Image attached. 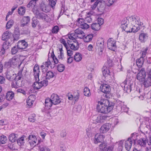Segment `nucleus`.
<instances>
[{
    "label": "nucleus",
    "instance_id": "obj_1",
    "mask_svg": "<svg viewBox=\"0 0 151 151\" xmlns=\"http://www.w3.org/2000/svg\"><path fill=\"white\" fill-rule=\"evenodd\" d=\"M121 23L122 28L127 32H136L141 27H144L143 24L140 22L139 17L135 15L131 16L128 19H124Z\"/></svg>",
    "mask_w": 151,
    "mask_h": 151
},
{
    "label": "nucleus",
    "instance_id": "obj_2",
    "mask_svg": "<svg viewBox=\"0 0 151 151\" xmlns=\"http://www.w3.org/2000/svg\"><path fill=\"white\" fill-rule=\"evenodd\" d=\"M96 109L99 112L107 114L112 110L113 106L110 105L109 101L107 99H101L98 102Z\"/></svg>",
    "mask_w": 151,
    "mask_h": 151
},
{
    "label": "nucleus",
    "instance_id": "obj_3",
    "mask_svg": "<svg viewBox=\"0 0 151 151\" xmlns=\"http://www.w3.org/2000/svg\"><path fill=\"white\" fill-rule=\"evenodd\" d=\"M51 56L52 57V60L53 61V62L52 61L51 62L48 59L47 61L43 63L42 65L40 66L41 69L43 73H45L47 72L48 68L49 67L51 69L54 68L55 67V65L58 64V60L55 56L52 50Z\"/></svg>",
    "mask_w": 151,
    "mask_h": 151
},
{
    "label": "nucleus",
    "instance_id": "obj_4",
    "mask_svg": "<svg viewBox=\"0 0 151 151\" xmlns=\"http://www.w3.org/2000/svg\"><path fill=\"white\" fill-rule=\"evenodd\" d=\"M75 34L73 32L68 35L67 36L70 40H67V43L70 47H76L75 45L73 44L75 43L77 45L78 44V42L76 40L77 37Z\"/></svg>",
    "mask_w": 151,
    "mask_h": 151
},
{
    "label": "nucleus",
    "instance_id": "obj_5",
    "mask_svg": "<svg viewBox=\"0 0 151 151\" xmlns=\"http://www.w3.org/2000/svg\"><path fill=\"white\" fill-rule=\"evenodd\" d=\"M39 81H36L33 84L34 88L35 89H39L42 86H45L47 85V81H46L45 77H42Z\"/></svg>",
    "mask_w": 151,
    "mask_h": 151
},
{
    "label": "nucleus",
    "instance_id": "obj_6",
    "mask_svg": "<svg viewBox=\"0 0 151 151\" xmlns=\"http://www.w3.org/2000/svg\"><path fill=\"white\" fill-rule=\"evenodd\" d=\"M146 77V72L145 69L142 68L140 70L137 75V79L140 82L144 81Z\"/></svg>",
    "mask_w": 151,
    "mask_h": 151
},
{
    "label": "nucleus",
    "instance_id": "obj_7",
    "mask_svg": "<svg viewBox=\"0 0 151 151\" xmlns=\"http://www.w3.org/2000/svg\"><path fill=\"white\" fill-rule=\"evenodd\" d=\"M77 21V25L81 28L84 29H87L89 27V25L84 22V20L82 18H78Z\"/></svg>",
    "mask_w": 151,
    "mask_h": 151
},
{
    "label": "nucleus",
    "instance_id": "obj_8",
    "mask_svg": "<svg viewBox=\"0 0 151 151\" xmlns=\"http://www.w3.org/2000/svg\"><path fill=\"white\" fill-rule=\"evenodd\" d=\"M99 151H112L114 147L113 146L107 147V144L105 143H103L99 146Z\"/></svg>",
    "mask_w": 151,
    "mask_h": 151
},
{
    "label": "nucleus",
    "instance_id": "obj_9",
    "mask_svg": "<svg viewBox=\"0 0 151 151\" xmlns=\"http://www.w3.org/2000/svg\"><path fill=\"white\" fill-rule=\"evenodd\" d=\"M50 98L52 99L53 104L54 105L58 104L61 102V99L57 94H52L51 95Z\"/></svg>",
    "mask_w": 151,
    "mask_h": 151
},
{
    "label": "nucleus",
    "instance_id": "obj_10",
    "mask_svg": "<svg viewBox=\"0 0 151 151\" xmlns=\"http://www.w3.org/2000/svg\"><path fill=\"white\" fill-rule=\"evenodd\" d=\"M19 59L16 56L12 58L9 60L8 63L10 64L11 67L13 68L16 67L19 64Z\"/></svg>",
    "mask_w": 151,
    "mask_h": 151
},
{
    "label": "nucleus",
    "instance_id": "obj_11",
    "mask_svg": "<svg viewBox=\"0 0 151 151\" xmlns=\"http://www.w3.org/2000/svg\"><path fill=\"white\" fill-rule=\"evenodd\" d=\"M34 75L35 80H40L39 78V74L40 73L39 66L37 65H35L33 69Z\"/></svg>",
    "mask_w": 151,
    "mask_h": 151
},
{
    "label": "nucleus",
    "instance_id": "obj_12",
    "mask_svg": "<svg viewBox=\"0 0 151 151\" xmlns=\"http://www.w3.org/2000/svg\"><path fill=\"white\" fill-rule=\"evenodd\" d=\"M109 118V117L107 115H100L96 117L94 121L95 123H101L104 122Z\"/></svg>",
    "mask_w": 151,
    "mask_h": 151
},
{
    "label": "nucleus",
    "instance_id": "obj_13",
    "mask_svg": "<svg viewBox=\"0 0 151 151\" xmlns=\"http://www.w3.org/2000/svg\"><path fill=\"white\" fill-rule=\"evenodd\" d=\"M100 88L101 91L105 93H109L111 90L110 86L108 84H105L101 85Z\"/></svg>",
    "mask_w": 151,
    "mask_h": 151
},
{
    "label": "nucleus",
    "instance_id": "obj_14",
    "mask_svg": "<svg viewBox=\"0 0 151 151\" xmlns=\"http://www.w3.org/2000/svg\"><path fill=\"white\" fill-rule=\"evenodd\" d=\"M6 78L10 81L14 79L16 77L15 74L12 70H8L6 73Z\"/></svg>",
    "mask_w": 151,
    "mask_h": 151
},
{
    "label": "nucleus",
    "instance_id": "obj_15",
    "mask_svg": "<svg viewBox=\"0 0 151 151\" xmlns=\"http://www.w3.org/2000/svg\"><path fill=\"white\" fill-rule=\"evenodd\" d=\"M133 140L134 139L132 137H130L125 141L124 146L126 150L127 151H129L130 150Z\"/></svg>",
    "mask_w": 151,
    "mask_h": 151
},
{
    "label": "nucleus",
    "instance_id": "obj_16",
    "mask_svg": "<svg viewBox=\"0 0 151 151\" xmlns=\"http://www.w3.org/2000/svg\"><path fill=\"white\" fill-rule=\"evenodd\" d=\"M34 13L35 14L36 17L37 18L43 20H45L47 16V15L43 13H40L37 10H34Z\"/></svg>",
    "mask_w": 151,
    "mask_h": 151
},
{
    "label": "nucleus",
    "instance_id": "obj_17",
    "mask_svg": "<svg viewBox=\"0 0 151 151\" xmlns=\"http://www.w3.org/2000/svg\"><path fill=\"white\" fill-rule=\"evenodd\" d=\"M29 142L30 145L32 147L35 146L37 142L36 137L33 135H30L28 137Z\"/></svg>",
    "mask_w": 151,
    "mask_h": 151
},
{
    "label": "nucleus",
    "instance_id": "obj_18",
    "mask_svg": "<svg viewBox=\"0 0 151 151\" xmlns=\"http://www.w3.org/2000/svg\"><path fill=\"white\" fill-rule=\"evenodd\" d=\"M104 138L105 137L103 135L97 133L95 136L94 143L95 144H97L99 142H101L104 141Z\"/></svg>",
    "mask_w": 151,
    "mask_h": 151
},
{
    "label": "nucleus",
    "instance_id": "obj_19",
    "mask_svg": "<svg viewBox=\"0 0 151 151\" xmlns=\"http://www.w3.org/2000/svg\"><path fill=\"white\" fill-rule=\"evenodd\" d=\"M77 38L83 39L85 36L83 32L80 28H78L75 30L74 32Z\"/></svg>",
    "mask_w": 151,
    "mask_h": 151
},
{
    "label": "nucleus",
    "instance_id": "obj_20",
    "mask_svg": "<svg viewBox=\"0 0 151 151\" xmlns=\"http://www.w3.org/2000/svg\"><path fill=\"white\" fill-rule=\"evenodd\" d=\"M111 127V125L107 123L102 125L100 129V131L103 133L107 132Z\"/></svg>",
    "mask_w": 151,
    "mask_h": 151
},
{
    "label": "nucleus",
    "instance_id": "obj_21",
    "mask_svg": "<svg viewBox=\"0 0 151 151\" xmlns=\"http://www.w3.org/2000/svg\"><path fill=\"white\" fill-rule=\"evenodd\" d=\"M13 36L12 34L9 31L5 32L2 35V40L4 41H7Z\"/></svg>",
    "mask_w": 151,
    "mask_h": 151
},
{
    "label": "nucleus",
    "instance_id": "obj_22",
    "mask_svg": "<svg viewBox=\"0 0 151 151\" xmlns=\"http://www.w3.org/2000/svg\"><path fill=\"white\" fill-rule=\"evenodd\" d=\"M45 77V76L43 77H45L46 79V81H47V85L48 84V80H50L53 78L55 76V74L54 73L51 71H48L46 73Z\"/></svg>",
    "mask_w": 151,
    "mask_h": 151
},
{
    "label": "nucleus",
    "instance_id": "obj_23",
    "mask_svg": "<svg viewBox=\"0 0 151 151\" xmlns=\"http://www.w3.org/2000/svg\"><path fill=\"white\" fill-rule=\"evenodd\" d=\"M30 20V18L29 17H24L21 20L20 26L22 27H24L29 22Z\"/></svg>",
    "mask_w": 151,
    "mask_h": 151
},
{
    "label": "nucleus",
    "instance_id": "obj_24",
    "mask_svg": "<svg viewBox=\"0 0 151 151\" xmlns=\"http://www.w3.org/2000/svg\"><path fill=\"white\" fill-rule=\"evenodd\" d=\"M116 42L114 40V39L112 38H109L107 42V46L108 47H116Z\"/></svg>",
    "mask_w": 151,
    "mask_h": 151
},
{
    "label": "nucleus",
    "instance_id": "obj_25",
    "mask_svg": "<svg viewBox=\"0 0 151 151\" xmlns=\"http://www.w3.org/2000/svg\"><path fill=\"white\" fill-rule=\"evenodd\" d=\"M104 39L102 37L100 38L97 40L96 46L98 47H103L105 46L104 43Z\"/></svg>",
    "mask_w": 151,
    "mask_h": 151
},
{
    "label": "nucleus",
    "instance_id": "obj_26",
    "mask_svg": "<svg viewBox=\"0 0 151 151\" xmlns=\"http://www.w3.org/2000/svg\"><path fill=\"white\" fill-rule=\"evenodd\" d=\"M35 148L38 150V151H51L49 148L43 145H37L35 146Z\"/></svg>",
    "mask_w": 151,
    "mask_h": 151
},
{
    "label": "nucleus",
    "instance_id": "obj_27",
    "mask_svg": "<svg viewBox=\"0 0 151 151\" xmlns=\"http://www.w3.org/2000/svg\"><path fill=\"white\" fill-rule=\"evenodd\" d=\"M147 38V34L145 33H141L139 36V40L141 42H144Z\"/></svg>",
    "mask_w": 151,
    "mask_h": 151
},
{
    "label": "nucleus",
    "instance_id": "obj_28",
    "mask_svg": "<svg viewBox=\"0 0 151 151\" xmlns=\"http://www.w3.org/2000/svg\"><path fill=\"white\" fill-rule=\"evenodd\" d=\"M40 7L41 10L45 12H47L50 10V7L44 3H42Z\"/></svg>",
    "mask_w": 151,
    "mask_h": 151
},
{
    "label": "nucleus",
    "instance_id": "obj_29",
    "mask_svg": "<svg viewBox=\"0 0 151 151\" xmlns=\"http://www.w3.org/2000/svg\"><path fill=\"white\" fill-rule=\"evenodd\" d=\"M14 96V93L11 91H9L7 93L6 95V99L8 101L11 100Z\"/></svg>",
    "mask_w": 151,
    "mask_h": 151
},
{
    "label": "nucleus",
    "instance_id": "obj_30",
    "mask_svg": "<svg viewBox=\"0 0 151 151\" xmlns=\"http://www.w3.org/2000/svg\"><path fill=\"white\" fill-rule=\"evenodd\" d=\"M67 50L68 55L69 56H72L73 53V51L77 50L78 48H66Z\"/></svg>",
    "mask_w": 151,
    "mask_h": 151
},
{
    "label": "nucleus",
    "instance_id": "obj_31",
    "mask_svg": "<svg viewBox=\"0 0 151 151\" xmlns=\"http://www.w3.org/2000/svg\"><path fill=\"white\" fill-rule=\"evenodd\" d=\"M91 27L94 30L98 31L100 29L101 26L99 23L96 22L93 23L91 24Z\"/></svg>",
    "mask_w": 151,
    "mask_h": 151
},
{
    "label": "nucleus",
    "instance_id": "obj_32",
    "mask_svg": "<svg viewBox=\"0 0 151 151\" xmlns=\"http://www.w3.org/2000/svg\"><path fill=\"white\" fill-rule=\"evenodd\" d=\"M82 58V56L81 54L78 52L76 53L74 56V59L77 62L81 61Z\"/></svg>",
    "mask_w": 151,
    "mask_h": 151
},
{
    "label": "nucleus",
    "instance_id": "obj_33",
    "mask_svg": "<svg viewBox=\"0 0 151 151\" xmlns=\"http://www.w3.org/2000/svg\"><path fill=\"white\" fill-rule=\"evenodd\" d=\"M105 7L104 4H102L101 1V4H99L98 6V11L101 13L104 12L105 10Z\"/></svg>",
    "mask_w": 151,
    "mask_h": 151
},
{
    "label": "nucleus",
    "instance_id": "obj_34",
    "mask_svg": "<svg viewBox=\"0 0 151 151\" xmlns=\"http://www.w3.org/2000/svg\"><path fill=\"white\" fill-rule=\"evenodd\" d=\"M103 76L105 78H109L110 77V72L109 69L106 68L102 70Z\"/></svg>",
    "mask_w": 151,
    "mask_h": 151
},
{
    "label": "nucleus",
    "instance_id": "obj_35",
    "mask_svg": "<svg viewBox=\"0 0 151 151\" xmlns=\"http://www.w3.org/2000/svg\"><path fill=\"white\" fill-rule=\"evenodd\" d=\"M144 61V59L142 57L137 59L136 61L137 65L139 68H141L143 64Z\"/></svg>",
    "mask_w": 151,
    "mask_h": 151
},
{
    "label": "nucleus",
    "instance_id": "obj_36",
    "mask_svg": "<svg viewBox=\"0 0 151 151\" xmlns=\"http://www.w3.org/2000/svg\"><path fill=\"white\" fill-rule=\"evenodd\" d=\"M33 96L30 95L28 97L27 100V105L29 106H32L34 102V100L32 99Z\"/></svg>",
    "mask_w": 151,
    "mask_h": 151
},
{
    "label": "nucleus",
    "instance_id": "obj_37",
    "mask_svg": "<svg viewBox=\"0 0 151 151\" xmlns=\"http://www.w3.org/2000/svg\"><path fill=\"white\" fill-rule=\"evenodd\" d=\"M52 102L51 98L50 99L48 98L46 99L45 100V106L48 108L50 107L53 104Z\"/></svg>",
    "mask_w": 151,
    "mask_h": 151
},
{
    "label": "nucleus",
    "instance_id": "obj_38",
    "mask_svg": "<svg viewBox=\"0 0 151 151\" xmlns=\"http://www.w3.org/2000/svg\"><path fill=\"white\" fill-rule=\"evenodd\" d=\"M138 142L141 146H145L147 143V140L145 138L140 139L138 140Z\"/></svg>",
    "mask_w": 151,
    "mask_h": 151
},
{
    "label": "nucleus",
    "instance_id": "obj_39",
    "mask_svg": "<svg viewBox=\"0 0 151 151\" xmlns=\"http://www.w3.org/2000/svg\"><path fill=\"white\" fill-rule=\"evenodd\" d=\"M14 23V22L12 19H10L8 21L6 24V29H10L13 25Z\"/></svg>",
    "mask_w": 151,
    "mask_h": 151
},
{
    "label": "nucleus",
    "instance_id": "obj_40",
    "mask_svg": "<svg viewBox=\"0 0 151 151\" xmlns=\"http://www.w3.org/2000/svg\"><path fill=\"white\" fill-rule=\"evenodd\" d=\"M86 16V17L85 19V21L88 23H91L92 19L91 17V13L90 12L88 13Z\"/></svg>",
    "mask_w": 151,
    "mask_h": 151
},
{
    "label": "nucleus",
    "instance_id": "obj_41",
    "mask_svg": "<svg viewBox=\"0 0 151 151\" xmlns=\"http://www.w3.org/2000/svg\"><path fill=\"white\" fill-rule=\"evenodd\" d=\"M20 45H21L22 46H24L25 47H27L28 46L27 42H26L24 40L19 41L18 42L17 45V47H19Z\"/></svg>",
    "mask_w": 151,
    "mask_h": 151
},
{
    "label": "nucleus",
    "instance_id": "obj_42",
    "mask_svg": "<svg viewBox=\"0 0 151 151\" xmlns=\"http://www.w3.org/2000/svg\"><path fill=\"white\" fill-rule=\"evenodd\" d=\"M17 135L16 134L14 133L10 134L9 136V140L12 142H14L17 139Z\"/></svg>",
    "mask_w": 151,
    "mask_h": 151
},
{
    "label": "nucleus",
    "instance_id": "obj_43",
    "mask_svg": "<svg viewBox=\"0 0 151 151\" xmlns=\"http://www.w3.org/2000/svg\"><path fill=\"white\" fill-rule=\"evenodd\" d=\"M93 35L89 34L83 38L84 41L85 42H88L91 41L93 38Z\"/></svg>",
    "mask_w": 151,
    "mask_h": 151
},
{
    "label": "nucleus",
    "instance_id": "obj_44",
    "mask_svg": "<svg viewBox=\"0 0 151 151\" xmlns=\"http://www.w3.org/2000/svg\"><path fill=\"white\" fill-rule=\"evenodd\" d=\"M148 122L146 123V126L144 128L145 132L146 133H148L151 132V124H148Z\"/></svg>",
    "mask_w": 151,
    "mask_h": 151
},
{
    "label": "nucleus",
    "instance_id": "obj_45",
    "mask_svg": "<svg viewBox=\"0 0 151 151\" xmlns=\"http://www.w3.org/2000/svg\"><path fill=\"white\" fill-rule=\"evenodd\" d=\"M65 69V66L64 65L62 64H59L57 66V69L60 72H63Z\"/></svg>",
    "mask_w": 151,
    "mask_h": 151
},
{
    "label": "nucleus",
    "instance_id": "obj_46",
    "mask_svg": "<svg viewBox=\"0 0 151 151\" xmlns=\"http://www.w3.org/2000/svg\"><path fill=\"white\" fill-rule=\"evenodd\" d=\"M100 4H101V1L99 0H96L94 3L91 4V8L93 10L95 9L97 6Z\"/></svg>",
    "mask_w": 151,
    "mask_h": 151
},
{
    "label": "nucleus",
    "instance_id": "obj_47",
    "mask_svg": "<svg viewBox=\"0 0 151 151\" xmlns=\"http://www.w3.org/2000/svg\"><path fill=\"white\" fill-rule=\"evenodd\" d=\"M25 12V7L21 6L19 8L18 12L20 15H23Z\"/></svg>",
    "mask_w": 151,
    "mask_h": 151
},
{
    "label": "nucleus",
    "instance_id": "obj_48",
    "mask_svg": "<svg viewBox=\"0 0 151 151\" xmlns=\"http://www.w3.org/2000/svg\"><path fill=\"white\" fill-rule=\"evenodd\" d=\"M84 93L85 96H90L91 95L90 90L87 87H85L84 89Z\"/></svg>",
    "mask_w": 151,
    "mask_h": 151
},
{
    "label": "nucleus",
    "instance_id": "obj_49",
    "mask_svg": "<svg viewBox=\"0 0 151 151\" xmlns=\"http://www.w3.org/2000/svg\"><path fill=\"white\" fill-rule=\"evenodd\" d=\"M145 86L146 87L151 85V78L149 77L147 79L144 83Z\"/></svg>",
    "mask_w": 151,
    "mask_h": 151
},
{
    "label": "nucleus",
    "instance_id": "obj_50",
    "mask_svg": "<svg viewBox=\"0 0 151 151\" xmlns=\"http://www.w3.org/2000/svg\"><path fill=\"white\" fill-rule=\"evenodd\" d=\"M23 48H12L11 50V52L12 55H14L17 53L18 51L22 49H23Z\"/></svg>",
    "mask_w": 151,
    "mask_h": 151
},
{
    "label": "nucleus",
    "instance_id": "obj_51",
    "mask_svg": "<svg viewBox=\"0 0 151 151\" xmlns=\"http://www.w3.org/2000/svg\"><path fill=\"white\" fill-rule=\"evenodd\" d=\"M24 137H22L17 140V143L19 145H22L24 143Z\"/></svg>",
    "mask_w": 151,
    "mask_h": 151
},
{
    "label": "nucleus",
    "instance_id": "obj_52",
    "mask_svg": "<svg viewBox=\"0 0 151 151\" xmlns=\"http://www.w3.org/2000/svg\"><path fill=\"white\" fill-rule=\"evenodd\" d=\"M7 141V138L6 136L2 135L0 136V142L2 144L5 143Z\"/></svg>",
    "mask_w": 151,
    "mask_h": 151
},
{
    "label": "nucleus",
    "instance_id": "obj_53",
    "mask_svg": "<svg viewBox=\"0 0 151 151\" xmlns=\"http://www.w3.org/2000/svg\"><path fill=\"white\" fill-rule=\"evenodd\" d=\"M73 95L74 98V100L75 101H77L79 96V93L77 91H76L73 93Z\"/></svg>",
    "mask_w": 151,
    "mask_h": 151
},
{
    "label": "nucleus",
    "instance_id": "obj_54",
    "mask_svg": "<svg viewBox=\"0 0 151 151\" xmlns=\"http://www.w3.org/2000/svg\"><path fill=\"white\" fill-rule=\"evenodd\" d=\"M86 134L89 137L92 136V129L91 127H88L86 129Z\"/></svg>",
    "mask_w": 151,
    "mask_h": 151
},
{
    "label": "nucleus",
    "instance_id": "obj_55",
    "mask_svg": "<svg viewBox=\"0 0 151 151\" xmlns=\"http://www.w3.org/2000/svg\"><path fill=\"white\" fill-rule=\"evenodd\" d=\"M36 115L33 114H31L28 118L29 121L31 122H34L36 120Z\"/></svg>",
    "mask_w": 151,
    "mask_h": 151
},
{
    "label": "nucleus",
    "instance_id": "obj_56",
    "mask_svg": "<svg viewBox=\"0 0 151 151\" xmlns=\"http://www.w3.org/2000/svg\"><path fill=\"white\" fill-rule=\"evenodd\" d=\"M49 4L51 7L54 9L57 0H48Z\"/></svg>",
    "mask_w": 151,
    "mask_h": 151
},
{
    "label": "nucleus",
    "instance_id": "obj_57",
    "mask_svg": "<svg viewBox=\"0 0 151 151\" xmlns=\"http://www.w3.org/2000/svg\"><path fill=\"white\" fill-rule=\"evenodd\" d=\"M32 26L33 28H35L36 27L37 25L38 24V21L37 19H36L35 18H34L32 19Z\"/></svg>",
    "mask_w": 151,
    "mask_h": 151
},
{
    "label": "nucleus",
    "instance_id": "obj_58",
    "mask_svg": "<svg viewBox=\"0 0 151 151\" xmlns=\"http://www.w3.org/2000/svg\"><path fill=\"white\" fill-rule=\"evenodd\" d=\"M59 28L58 26H54L52 30V32L53 33H57L58 32Z\"/></svg>",
    "mask_w": 151,
    "mask_h": 151
},
{
    "label": "nucleus",
    "instance_id": "obj_59",
    "mask_svg": "<svg viewBox=\"0 0 151 151\" xmlns=\"http://www.w3.org/2000/svg\"><path fill=\"white\" fill-rule=\"evenodd\" d=\"M60 51V54L58 56V58L60 59H63L64 58V55L62 50V48L59 49Z\"/></svg>",
    "mask_w": 151,
    "mask_h": 151
},
{
    "label": "nucleus",
    "instance_id": "obj_60",
    "mask_svg": "<svg viewBox=\"0 0 151 151\" xmlns=\"http://www.w3.org/2000/svg\"><path fill=\"white\" fill-rule=\"evenodd\" d=\"M115 0H107L106 3L107 6H110L112 5L115 1Z\"/></svg>",
    "mask_w": 151,
    "mask_h": 151
},
{
    "label": "nucleus",
    "instance_id": "obj_61",
    "mask_svg": "<svg viewBox=\"0 0 151 151\" xmlns=\"http://www.w3.org/2000/svg\"><path fill=\"white\" fill-rule=\"evenodd\" d=\"M97 22H98L97 23H99L101 26L102 25L104 22V20L103 19L101 18H98L97 19Z\"/></svg>",
    "mask_w": 151,
    "mask_h": 151
},
{
    "label": "nucleus",
    "instance_id": "obj_62",
    "mask_svg": "<svg viewBox=\"0 0 151 151\" xmlns=\"http://www.w3.org/2000/svg\"><path fill=\"white\" fill-rule=\"evenodd\" d=\"M124 90L127 92H130L131 89V86L130 84H128V85L126 86V88L125 89H124Z\"/></svg>",
    "mask_w": 151,
    "mask_h": 151
},
{
    "label": "nucleus",
    "instance_id": "obj_63",
    "mask_svg": "<svg viewBox=\"0 0 151 151\" xmlns=\"http://www.w3.org/2000/svg\"><path fill=\"white\" fill-rule=\"evenodd\" d=\"M106 64L109 67H111L113 65V64L112 60L110 59H108L107 60V62L106 63Z\"/></svg>",
    "mask_w": 151,
    "mask_h": 151
},
{
    "label": "nucleus",
    "instance_id": "obj_64",
    "mask_svg": "<svg viewBox=\"0 0 151 151\" xmlns=\"http://www.w3.org/2000/svg\"><path fill=\"white\" fill-rule=\"evenodd\" d=\"M96 51L99 53V55H101L102 54L103 51V48H97L96 50Z\"/></svg>",
    "mask_w": 151,
    "mask_h": 151
}]
</instances>
